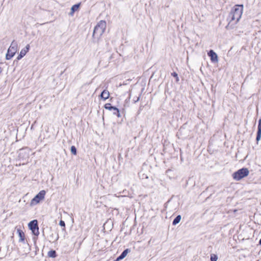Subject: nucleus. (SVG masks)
<instances>
[{
    "mask_svg": "<svg viewBox=\"0 0 261 261\" xmlns=\"http://www.w3.org/2000/svg\"><path fill=\"white\" fill-rule=\"evenodd\" d=\"M243 5H236L231 9V12L229 15L230 18L229 24L233 21L235 20L234 24H236L240 20L243 13Z\"/></svg>",
    "mask_w": 261,
    "mask_h": 261,
    "instance_id": "obj_1",
    "label": "nucleus"
},
{
    "mask_svg": "<svg viewBox=\"0 0 261 261\" xmlns=\"http://www.w3.org/2000/svg\"><path fill=\"white\" fill-rule=\"evenodd\" d=\"M106 28V22L104 20H100L95 27L93 37L95 38H99L104 33Z\"/></svg>",
    "mask_w": 261,
    "mask_h": 261,
    "instance_id": "obj_2",
    "label": "nucleus"
},
{
    "mask_svg": "<svg viewBox=\"0 0 261 261\" xmlns=\"http://www.w3.org/2000/svg\"><path fill=\"white\" fill-rule=\"evenodd\" d=\"M249 173V170L247 168H242L232 174L233 178L239 181L242 178L247 176Z\"/></svg>",
    "mask_w": 261,
    "mask_h": 261,
    "instance_id": "obj_3",
    "label": "nucleus"
},
{
    "mask_svg": "<svg viewBox=\"0 0 261 261\" xmlns=\"http://www.w3.org/2000/svg\"><path fill=\"white\" fill-rule=\"evenodd\" d=\"M18 45L16 42L13 41L10 46L8 49L7 53L6 56L7 60H10L15 54L17 51Z\"/></svg>",
    "mask_w": 261,
    "mask_h": 261,
    "instance_id": "obj_4",
    "label": "nucleus"
},
{
    "mask_svg": "<svg viewBox=\"0 0 261 261\" xmlns=\"http://www.w3.org/2000/svg\"><path fill=\"white\" fill-rule=\"evenodd\" d=\"M46 194L45 190L40 191L31 200V204L35 205L39 203V202L44 199Z\"/></svg>",
    "mask_w": 261,
    "mask_h": 261,
    "instance_id": "obj_5",
    "label": "nucleus"
},
{
    "mask_svg": "<svg viewBox=\"0 0 261 261\" xmlns=\"http://www.w3.org/2000/svg\"><path fill=\"white\" fill-rule=\"evenodd\" d=\"M29 227L32 230V233L35 236H38L39 232V227L38 225V222L36 220H33L31 221L28 224Z\"/></svg>",
    "mask_w": 261,
    "mask_h": 261,
    "instance_id": "obj_6",
    "label": "nucleus"
},
{
    "mask_svg": "<svg viewBox=\"0 0 261 261\" xmlns=\"http://www.w3.org/2000/svg\"><path fill=\"white\" fill-rule=\"evenodd\" d=\"M105 108L110 111H112L114 115H116L118 117H120L121 115L118 109L116 107L112 106L111 103H107L105 105Z\"/></svg>",
    "mask_w": 261,
    "mask_h": 261,
    "instance_id": "obj_7",
    "label": "nucleus"
},
{
    "mask_svg": "<svg viewBox=\"0 0 261 261\" xmlns=\"http://www.w3.org/2000/svg\"><path fill=\"white\" fill-rule=\"evenodd\" d=\"M208 56L210 57L211 60L213 63L218 62V56L217 54L212 49H211L207 53Z\"/></svg>",
    "mask_w": 261,
    "mask_h": 261,
    "instance_id": "obj_8",
    "label": "nucleus"
},
{
    "mask_svg": "<svg viewBox=\"0 0 261 261\" xmlns=\"http://www.w3.org/2000/svg\"><path fill=\"white\" fill-rule=\"evenodd\" d=\"M29 49H30V45L29 44H28L25 46V48L21 49V50L20 51V52L19 53V55H18V56L17 58V60H19L21 59L22 58H23L26 55L27 52H28Z\"/></svg>",
    "mask_w": 261,
    "mask_h": 261,
    "instance_id": "obj_9",
    "label": "nucleus"
},
{
    "mask_svg": "<svg viewBox=\"0 0 261 261\" xmlns=\"http://www.w3.org/2000/svg\"><path fill=\"white\" fill-rule=\"evenodd\" d=\"M261 138V118L258 120L256 140L258 142Z\"/></svg>",
    "mask_w": 261,
    "mask_h": 261,
    "instance_id": "obj_10",
    "label": "nucleus"
},
{
    "mask_svg": "<svg viewBox=\"0 0 261 261\" xmlns=\"http://www.w3.org/2000/svg\"><path fill=\"white\" fill-rule=\"evenodd\" d=\"M186 131V130L184 127H180L176 135L178 137V138L182 139L186 138V136L184 134Z\"/></svg>",
    "mask_w": 261,
    "mask_h": 261,
    "instance_id": "obj_11",
    "label": "nucleus"
},
{
    "mask_svg": "<svg viewBox=\"0 0 261 261\" xmlns=\"http://www.w3.org/2000/svg\"><path fill=\"white\" fill-rule=\"evenodd\" d=\"M17 233H18V236L19 237V242H23L24 243L25 237H24V232L22 231V230L19 229H17Z\"/></svg>",
    "mask_w": 261,
    "mask_h": 261,
    "instance_id": "obj_12",
    "label": "nucleus"
},
{
    "mask_svg": "<svg viewBox=\"0 0 261 261\" xmlns=\"http://www.w3.org/2000/svg\"><path fill=\"white\" fill-rule=\"evenodd\" d=\"M130 251L129 249H125L120 254V255L117 257V259L115 261H118L120 259H123L127 254V253Z\"/></svg>",
    "mask_w": 261,
    "mask_h": 261,
    "instance_id": "obj_13",
    "label": "nucleus"
},
{
    "mask_svg": "<svg viewBox=\"0 0 261 261\" xmlns=\"http://www.w3.org/2000/svg\"><path fill=\"white\" fill-rule=\"evenodd\" d=\"M80 3L73 5L71 8V12L69 14V15L73 16L75 11L77 10V9L80 7Z\"/></svg>",
    "mask_w": 261,
    "mask_h": 261,
    "instance_id": "obj_14",
    "label": "nucleus"
},
{
    "mask_svg": "<svg viewBox=\"0 0 261 261\" xmlns=\"http://www.w3.org/2000/svg\"><path fill=\"white\" fill-rule=\"evenodd\" d=\"M109 92L106 90H104L100 94V97L104 100H106L109 97Z\"/></svg>",
    "mask_w": 261,
    "mask_h": 261,
    "instance_id": "obj_15",
    "label": "nucleus"
},
{
    "mask_svg": "<svg viewBox=\"0 0 261 261\" xmlns=\"http://www.w3.org/2000/svg\"><path fill=\"white\" fill-rule=\"evenodd\" d=\"M180 220H181V216L178 215L173 220V221L172 222V224L173 225H175L177 224H178L180 222Z\"/></svg>",
    "mask_w": 261,
    "mask_h": 261,
    "instance_id": "obj_16",
    "label": "nucleus"
},
{
    "mask_svg": "<svg viewBox=\"0 0 261 261\" xmlns=\"http://www.w3.org/2000/svg\"><path fill=\"white\" fill-rule=\"evenodd\" d=\"M47 255L49 257L53 258L56 257L57 256L56 251L53 250L49 251L48 252Z\"/></svg>",
    "mask_w": 261,
    "mask_h": 261,
    "instance_id": "obj_17",
    "label": "nucleus"
},
{
    "mask_svg": "<svg viewBox=\"0 0 261 261\" xmlns=\"http://www.w3.org/2000/svg\"><path fill=\"white\" fill-rule=\"evenodd\" d=\"M218 259V256L216 254H212L211 255V261H217Z\"/></svg>",
    "mask_w": 261,
    "mask_h": 261,
    "instance_id": "obj_18",
    "label": "nucleus"
},
{
    "mask_svg": "<svg viewBox=\"0 0 261 261\" xmlns=\"http://www.w3.org/2000/svg\"><path fill=\"white\" fill-rule=\"evenodd\" d=\"M70 150H71V152L72 154H73L74 155H76V147L74 146H72L71 147Z\"/></svg>",
    "mask_w": 261,
    "mask_h": 261,
    "instance_id": "obj_19",
    "label": "nucleus"
},
{
    "mask_svg": "<svg viewBox=\"0 0 261 261\" xmlns=\"http://www.w3.org/2000/svg\"><path fill=\"white\" fill-rule=\"evenodd\" d=\"M171 75L176 78V81L178 82L179 81V78H178V74L177 73L174 72L173 73H171Z\"/></svg>",
    "mask_w": 261,
    "mask_h": 261,
    "instance_id": "obj_20",
    "label": "nucleus"
},
{
    "mask_svg": "<svg viewBox=\"0 0 261 261\" xmlns=\"http://www.w3.org/2000/svg\"><path fill=\"white\" fill-rule=\"evenodd\" d=\"M59 225H60L61 226H62V227H65V223L64 221H63V220H60V221Z\"/></svg>",
    "mask_w": 261,
    "mask_h": 261,
    "instance_id": "obj_21",
    "label": "nucleus"
},
{
    "mask_svg": "<svg viewBox=\"0 0 261 261\" xmlns=\"http://www.w3.org/2000/svg\"><path fill=\"white\" fill-rule=\"evenodd\" d=\"M140 99V96L137 97L136 98H135V99H134V102L136 103L137 102H138Z\"/></svg>",
    "mask_w": 261,
    "mask_h": 261,
    "instance_id": "obj_22",
    "label": "nucleus"
},
{
    "mask_svg": "<svg viewBox=\"0 0 261 261\" xmlns=\"http://www.w3.org/2000/svg\"><path fill=\"white\" fill-rule=\"evenodd\" d=\"M19 154H27V153L25 151L21 150L20 151Z\"/></svg>",
    "mask_w": 261,
    "mask_h": 261,
    "instance_id": "obj_23",
    "label": "nucleus"
},
{
    "mask_svg": "<svg viewBox=\"0 0 261 261\" xmlns=\"http://www.w3.org/2000/svg\"><path fill=\"white\" fill-rule=\"evenodd\" d=\"M259 244L261 245V239L259 241Z\"/></svg>",
    "mask_w": 261,
    "mask_h": 261,
    "instance_id": "obj_24",
    "label": "nucleus"
},
{
    "mask_svg": "<svg viewBox=\"0 0 261 261\" xmlns=\"http://www.w3.org/2000/svg\"><path fill=\"white\" fill-rule=\"evenodd\" d=\"M141 107H142L141 106V107H140V110H141V109H142V108H141Z\"/></svg>",
    "mask_w": 261,
    "mask_h": 261,
    "instance_id": "obj_25",
    "label": "nucleus"
}]
</instances>
